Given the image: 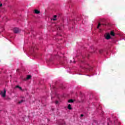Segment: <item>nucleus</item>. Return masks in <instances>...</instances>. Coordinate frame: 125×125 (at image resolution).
I'll list each match as a JSON object with an SVG mask.
<instances>
[{"mask_svg":"<svg viewBox=\"0 0 125 125\" xmlns=\"http://www.w3.org/2000/svg\"><path fill=\"white\" fill-rule=\"evenodd\" d=\"M6 93V90L5 89H4V91H1L0 94L3 97H5V94Z\"/></svg>","mask_w":125,"mask_h":125,"instance_id":"nucleus-2","label":"nucleus"},{"mask_svg":"<svg viewBox=\"0 0 125 125\" xmlns=\"http://www.w3.org/2000/svg\"><path fill=\"white\" fill-rule=\"evenodd\" d=\"M110 39H111V35H110V34L109 33L106 34V36H105V39L110 40Z\"/></svg>","mask_w":125,"mask_h":125,"instance_id":"nucleus-3","label":"nucleus"},{"mask_svg":"<svg viewBox=\"0 0 125 125\" xmlns=\"http://www.w3.org/2000/svg\"><path fill=\"white\" fill-rule=\"evenodd\" d=\"M110 35L111 36H112V37H115V36L116 35V34H115V32H114V31H111L110 32Z\"/></svg>","mask_w":125,"mask_h":125,"instance_id":"nucleus-5","label":"nucleus"},{"mask_svg":"<svg viewBox=\"0 0 125 125\" xmlns=\"http://www.w3.org/2000/svg\"><path fill=\"white\" fill-rule=\"evenodd\" d=\"M24 101H25V100H21V101H19L18 104H21V103H23V102H24Z\"/></svg>","mask_w":125,"mask_h":125,"instance_id":"nucleus-11","label":"nucleus"},{"mask_svg":"<svg viewBox=\"0 0 125 125\" xmlns=\"http://www.w3.org/2000/svg\"><path fill=\"white\" fill-rule=\"evenodd\" d=\"M56 17H57V16H56V15L54 16V18H56Z\"/></svg>","mask_w":125,"mask_h":125,"instance_id":"nucleus-16","label":"nucleus"},{"mask_svg":"<svg viewBox=\"0 0 125 125\" xmlns=\"http://www.w3.org/2000/svg\"><path fill=\"white\" fill-rule=\"evenodd\" d=\"M67 108L69 110H72V106L70 104H68Z\"/></svg>","mask_w":125,"mask_h":125,"instance_id":"nucleus-7","label":"nucleus"},{"mask_svg":"<svg viewBox=\"0 0 125 125\" xmlns=\"http://www.w3.org/2000/svg\"><path fill=\"white\" fill-rule=\"evenodd\" d=\"M74 103V100L70 99L68 100V103Z\"/></svg>","mask_w":125,"mask_h":125,"instance_id":"nucleus-8","label":"nucleus"},{"mask_svg":"<svg viewBox=\"0 0 125 125\" xmlns=\"http://www.w3.org/2000/svg\"><path fill=\"white\" fill-rule=\"evenodd\" d=\"M99 53H100V54H101V53H102V52H103V50H102V49H101V50H100L99 51Z\"/></svg>","mask_w":125,"mask_h":125,"instance_id":"nucleus-13","label":"nucleus"},{"mask_svg":"<svg viewBox=\"0 0 125 125\" xmlns=\"http://www.w3.org/2000/svg\"><path fill=\"white\" fill-rule=\"evenodd\" d=\"M13 32L15 34H18L20 32L19 28L15 27L13 29Z\"/></svg>","mask_w":125,"mask_h":125,"instance_id":"nucleus-1","label":"nucleus"},{"mask_svg":"<svg viewBox=\"0 0 125 125\" xmlns=\"http://www.w3.org/2000/svg\"><path fill=\"white\" fill-rule=\"evenodd\" d=\"M55 20H56V19H53V21H55Z\"/></svg>","mask_w":125,"mask_h":125,"instance_id":"nucleus-19","label":"nucleus"},{"mask_svg":"<svg viewBox=\"0 0 125 125\" xmlns=\"http://www.w3.org/2000/svg\"><path fill=\"white\" fill-rule=\"evenodd\" d=\"M60 88H62V89H63L64 88V85L63 84H61L60 86Z\"/></svg>","mask_w":125,"mask_h":125,"instance_id":"nucleus-12","label":"nucleus"},{"mask_svg":"<svg viewBox=\"0 0 125 125\" xmlns=\"http://www.w3.org/2000/svg\"><path fill=\"white\" fill-rule=\"evenodd\" d=\"M90 70H91V67L90 68H87L88 71H90Z\"/></svg>","mask_w":125,"mask_h":125,"instance_id":"nucleus-15","label":"nucleus"},{"mask_svg":"<svg viewBox=\"0 0 125 125\" xmlns=\"http://www.w3.org/2000/svg\"><path fill=\"white\" fill-rule=\"evenodd\" d=\"M53 88H55V87H53Z\"/></svg>","mask_w":125,"mask_h":125,"instance_id":"nucleus-21","label":"nucleus"},{"mask_svg":"<svg viewBox=\"0 0 125 125\" xmlns=\"http://www.w3.org/2000/svg\"><path fill=\"white\" fill-rule=\"evenodd\" d=\"M59 29V30H61V28H60V27H58V29Z\"/></svg>","mask_w":125,"mask_h":125,"instance_id":"nucleus-17","label":"nucleus"},{"mask_svg":"<svg viewBox=\"0 0 125 125\" xmlns=\"http://www.w3.org/2000/svg\"><path fill=\"white\" fill-rule=\"evenodd\" d=\"M100 26H101V23L100 22H99L98 24V25L97 26V29H99V27H100Z\"/></svg>","mask_w":125,"mask_h":125,"instance_id":"nucleus-10","label":"nucleus"},{"mask_svg":"<svg viewBox=\"0 0 125 125\" xmlns=\"http://www.w3.org/2000/svg\"><path fill=\"white\" fill-rule=\"evenodd\" d=\"M58 103H59V102H58V101H56V102H55L56 105H57V104H58Z\"/></svg>","mask_w":125,"mask_h":125,"instance_id":"nucleus-14","label":"nucleus"},{"mask_svg":"<svg viewBox=\"0 0 125 125\" xmlns=\"http://www.w3.org/2000/svg\"><path fill=\"white\" fill-rule=\"evenodd\" d=\"M81 117H83V114H81Z\"/></svg>","mask_w":125,"mask_h":125,"instance_id":"nucleus-20","label":"nucleus"},{"mask_svg":"<svg viewBox=\"0 0 125 125\" xmlns=\"http://www.w3.org/2000/svg\"><path fill=\"white\" fill-rule=\"evenodd\" d=\"M16 88H19L21 90H22V87H20L19 85H17L15 86Z\"/></svg>","mask_w":125,"mask_h":125,"instance_id":"nucleus-6","label":"nucleus"},{"mask_svg":"<svg viewBox=\"0 0 125 125\" xmlns=\"http://www.w3.org/2000/svg\"><path fill=\"white\" fill-rule=\"evenodd\" d=\"M34 12H35V14H40V13H41V11L37 9L34 10Z\"/></svg>","mask_w":125,"mask_h":125,"instance_id":"nucleus-4","label":"nucleus"},{"mask_svg":"<svg viewBox=\"0 0 125 125\" xmlns=\"http://www.w3.org/2000/svg\"><path fill=\"white\" fill-rule=\"evenodd\" d=\"M31 78H32V76L28 75L27 78H26V80H30V79H31Z\"/></svg>","mask_w":125,"mask_h":125,"instance_id":"nucleus-9","label":"nucleus"},{"mask_svg":"<svg viewBox=\"0 0 125 125\" xmlns=\"http://www.w3.org/2000/svg\"><path fill=\"white\" fill-rule=\"evenodd\" d=\"M1 6H2V4L0 3V7H1Z\"/></svg>","mask_w":125,"mask_h":125,"instance_id":"nucleus-18","label":"nucleus"}]
</instances>
